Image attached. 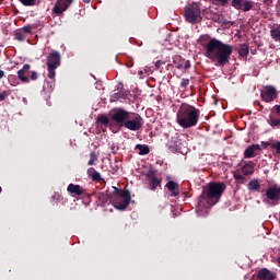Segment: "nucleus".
Masks as SVG:
<instances>
[{"label":"nucleus","mask_w":280,"mask_h":280,"mask_svg":"<svg viewBox=\"0 0 280 280\" xmlns=\"http://www.w3.org/2000/svg\"><path fill=\"white\" fill-rule=\"evenodd\" d=\"M203 49L206 58L214 62L215 67L229 65V60H231V55L233 54V46L215 38L208 39L203 44Z\"/></svg>","instance_id":"1"},{"label":"nucleus","mask_w":280,"mask_h":280,"mask_svg":"<svg viewBox=\"0 0 280 280\" xmlns=\"http://www.w3.org/2000/svg\"><path fill=\"white\" fill-rule=\"evenodd\" d=\"M113 121L120 126V128H127L132 132H137L143 128V118L141 115L126 109H116L112 115Z\"/></svg>","instance_id":"2"},{"label":"nucleus","mask_w":280,"mask_h":280,"mask_svg":"<svg viewBox=\"0 0 280 280\" xmlns=\"http://www.w3.org/2000/svg\"><path fill=\"white\" fill-rule=\"evenodd\" d=\"M224 189H226V185L224 183H209L203 187L197 211H200L201 207L207 208L218 205L220 198H222V194H224Z\"/></svg>","instance_id":"3"},{"label":"nucleus","mask_w":280,"mask_h":280,"mask_svg":"<svg viewBox=\"0 0 280 280\" xmlns=\"http://www.w3.org/2000/svg\"><path fill=\"white\" fill-rule=\"evenodd\" d=\"M199 113L196 107L183 104L177 112V124L182 128H194L198 124Z\"/></svg>","instance_id":"4"},{"label":"nucleus","mask_w":280,"mask_h":280,"mask_svg":"<svg viewBox=\"0 0 280 280\" xmlns=\"http://www.w3.org/2000/svg\"><path fill=\"white\" fill-rule=\"evenodd\" d=\"M184 16L188 23H200V21H202L200 7L196 3L189 4L185 8Z\"/></svg>","instance_id":"5"},{"label":"nucleus","mask_w":280,"mask_h":280,"mask_svg":"<svg viewBox=\"0 0 280 280\" xmlns=\"http://www.w3.org/2000/svg\"><path fill=\"white\" fill-rule=\"evenodd\" d=\"M60 65V52L52 51L49 54L47 58V69H48V78L54 80L56 78V69Z\"/></svg>","instance_id":"6"},{"label":"nucleus","mask_w":280,"mask_h":280,"mask_svg":"<svg viewBox=\"0 0 280 280\" xmlns=\"http://www.w3.org/2000/svg\"><path fill=\"white\" fill-rule=\"evenodd\" d=\"M115 209L124 210L130 205V195L125 190H119L113 199Z\"/></svg>","instance_id":"7"},{"label":"nucleus","mask_w":280,"mask_h":280,"mask_svg":"<svg viewBox=\"0 0 280 280\" xmlns=\"http://www.w3.org/2000/svg\"><path fill=\"white\" fill-rule=\"evenodd\" d=\"M265 197L271 202L280 201V186L277 184L270 185L265 192Z\"/></svg>","instance_id":"8"},{"label":"nucleus","mask_w":280,"mask_h":280,"mask_svg":"<svg viewBox=\"0 0 280 280\" xmlns=\"http://www.w3.org/2000/svg\"><path fill=\"white\" fill-rule=\"evenodd\" d=\"M261 98L264 102H275L277 100V89L272 85H266L261 90Z\"/></svg>","instance_id":"9"},{"label":"nucleus","mask_w":280,"mask_h":280,"mask_svg":"<svg viewBox=\"0 0 280 280\" xmlns=\"http://www.w3.org/2000/svg\"><path fill=\"white\" fill-rule=\"evenodd\" d=\"M73 3V0H57L56 4L54 5L52 12L55 14H62Z\"/></svg>","instance_id":"10"},{"label":"nucleus","mask_w":280,"mask_h":280,"mask_svg":"<svg viewBox=\"0 0 280 280\" xmlns=\"http://www.w3.org/2000/svg\"><path fill=\"white\" fill-rule=\"evenodd\" d=\"M147 178L149 180V189H151V191H154L156 187H161V178L156 177V174L152 171L147 173Z\"/></svg>","instance_id":"11"},{"label":"nucleus","mask_w":280,"mask_h":280,"mask_svg":"<svg viewBox=\"0 0 280 280\" xmlns=\"http://www.w3.org/2000/svg\"><path fill=\"white\" fill-rule=\"evenodd\" d=\"M31 68L32 67L28 63H26L23 66V68L21 70L18 71V78L24 84H27V82H30V78H27V74L30 73Z\"/></svg>","instance_id":"12"},{"label":"nucleus","mask_w":280,"mask_h":280,"mask_svg":"<svg viewBox=\"0 0 280 280\" xmlns=\"http://www.w3.org/2000/svg\"><path fill=\"white\" fill-rule=\"evenodd\" d=\"M166 189L167 191H170L171 196L173 198H176V196H179L180 195V188L178 186V183L174 182V180H170L167 184H166Z\"/></svg>","instance_id":"13"},{"label":"nucleus","mask_w":280,"mask_h":280,"mask_svg":"<svg viewBox=\"0 0 280 280\" xmlns=\"http://www.w3.org/2000/svg\"><path fill=\"white\" fill-rule=\"evenodd\" d=\"M258 280H275L277 276L268 269H261L258 275Z\"/></svg>","instance_id":"14"},{"label":"nucleus","mask_w":280,"mask_h":280,"mask_svg":"<svg viewBox=\"0 0 280 280\" xmlns=\"http://www.w3.org/2000/svg\"><path fill=\"white\" fill-rule=\"evenodd\" d=\"M257 150H261V147L259 144H253L252 147L247 148L244 152V158L245 159H254L255 152Z\"/></svg>","instance_id":"15"},{"label":"nucleus","mask_w":280,"mask_h":280,"mask_svg":"<svg viewBox=\"0 0 280 280\" xmlns=\"http://www.w3.org/2000/svg\"><path fill=\"white\" fill-rule=\"evenodd\" d=\"M69 194H73L74 196H82L84 194V189L80 187V185L69 184L68 186Z\"/></svg>","instance_id":"16"},{"label":"nucleus","mask_w":280,"mask_h":280,"mask_svg":"<svg viewBox=\"0 0 280 280\" xmlns=\"http://www.w3.org/2000/svg\"><path fill=\"white\" fill-rule=\"evenodd\" d=\"M270 35L273 40L280 43V24H273L270 30Z\"/></svg>","instance_id":"17"},{"label":"nucleus","mask_w":280,"mask_h":280,"mask_svg":"<svg viewBox=\"0 0 280 280\" xmlns=\"http://www.w3.org/2000/svg\"><path fill=\"white\" fill-rule=\"evenodd\" d=\"M242 174H244V176H249V174H255V163L249 162L245 164L242 167Z\"/></svg>","instance_id":"18"},{"label":"nucleus","mask_w":280,"mask_h":280,"mask_svg":"<svg viewBox=\"0 0 280 280\" xmlns=\"http://www.w3.org/2000/svg\"><path fill=\"white\" fill-rule=\"evenodd\" d=\"M136 150L139 151V154L141 156H143L145 154H150V148H148V145H145V144H137Z\"/></svg>","instance_id":"19"},{"label":"nucleus","mask_w":280,"mask_h":280,"mask_svg":"<svg viewBox=\"0 0 280 280\" xmlns=\"http://www.w3.org/2000/svg\"><path fill=\"white\" fill-rule=\"evenodd\" d=\"M259 187H261V184H259L257 179H253L248 183L249 191H259Z\"/></svg>","instance_id":"20"},{"label":"nucleus","mask_w":280,"mask_h":280,"mask_svg":"<svg viewBox=\"0 0 280 280\" xmlns=\"http://www.w3.org/2000/svg\"><path fill=\"white\" fill-rule=\"evenodd\" d=\"M240 10H243V12H250V10H253V1L244 0Z\"/></svg>","instance_id":"21"},{"label":"nucleus","mask_w":280,"mask_h":280,"mask_svg":"<svg viewBox=\"0 0 280 280\" xmlns=\"http://www.w3.org/2000/svg\"><path fill=\"white\" fill-rule=\"evenodd\" d=\"M89 174L91 175L92 180H101V178H102V175L93 168L89 170Z\"/></svg>","instance_id":"22"},{"label":"nucleus","mask_w":280,"mask_h":280,"mask_svg":"<svg viewBox=\"0 0 280 280\" xmlns=\"http://www.w3.org/2000/svg\"><path fill=\"white\" fill-rule=\"evenodd\" d=\"M238 54L240 56H242L243 58L248 56V46L247 45H242L238 49Z\"/></svg>","instance_id":"23"},{"label":"nucleus","mask_w":280,"mask_h":280,"mask_svg":"<svg viewBox=\"0 0 280 280\" xmlns=\"http://www.w3.org/2000/svg\"><path fill=\"white\" fill-rule=\"evenodd\" d=\"M243 3L244 0H232V7L235 8V10H241Z\"/></svg>","instance_id":"24"},{"label":"nucleus","mask_w":280,"mask_h":280,"mask_svg":"<svg viewBox=\"0 0 280 280\" xmlns=\"http://www.w3.org/2000/svg\"><path fill=\"white\" fill-rule=\"evenodd\" d=\"M268 124L272 127L280 126V118H275L273 116H270Z\"/></svg>","instance_id":"25"},{"label":"nucleus","mask_w":280,"mask_h":280,"mask_svg":"<svg viewBox=\"0 0 280 280\" xmlns=\"http://www.w3.org/2000/svg\"><path fill=\"white\" fill-rule=\"evenodd\" d=\"M20 2L22 3V5H36V3L38 2V0H20Z\"/></svg>","instance_id":"26"},{"label":"nucleus","mask_w":280,"mask_h":280,"mask_svg":"<svg viewBox=\"0 0 280 280\" xmlns=\"http://www.w3.org/2000/svg\"><path fill=\"white\" fill-rule=\"evenodd\" d=\"M95 161H97V154H95V152H91L88 165H95Z\"/></svg>","instance_id":"27"},{"label":"nucleus","mask_w":280,"mask_h":280,"mask_svg":"<svg viewBox=\"0 0 280 280\" xmlns=\"http://www.w3.org/2000/svg\"><path fill=\"white\" fill-rule=\"evenodd\" d=\"M15 38H16V40H25V33L23 32V31H18L16 33H15Z\"/></svg>","instance_id":"28"},{"label":"nucleus","mask_w":280,"mask_h":280,"mask_svg":"<svg viewBox=\"0 0 280 280\" xmlns=\"http://www.w3.org/2000/svg\"><path fill=\"white\" fill-rule=\"evenodd\" d=\"M20 31L23 32L24 34H32V26L26 25Z\"/></svg>","instance_id":"29"},{"label":"nucleus","mask_w":280,"mask_h":280,"mask_svg":"<svg viewBox=\"0 0 280 280\" xmlns=\"http://www.w3.org/2000/svg\"><path fill=\"white\" fill-rule=\"evenodd\" d=\"M180 86L182 89H186V86H189V79H182Z\"/></svg>","instance_id":"30"},{"label":"nucleus","mask_w":280,"mask_h":280,"mask_svg":"<svg viewBox=\"0 0 280 280\" xmlns=\"http://www.w3.org/2000/svg\"><path fill=\"white\" fill-rule=\"evenodd\" d=\"M98 121H100L101 124H104V126H106V125H108V117H106V116H101V117H98Z\"/></svg>","instance_id":"31"},{"label":"nucleus","mask_w":280,"mask_h":280,"mask_svg":"<svg viewBox=\"0 0 280 280\" xmlns=\"http://www.w3.org/2000/svg\"><path fill=\"white\" fill-rule=\"evenodd\" d=\"M276 150L277 154H280V142H276L271 145Z\"/></svg>","instance_id":"32"},{"label":"nucleus","mask_w":280,"mask_h":280,"mask_svg":"<svg viewBox=\"0 0 280 280\" xmlns=\"http://www.w3.org/2000/svg\"><path fill=\"white\" fill-rule=\"evenodd\" d=\"M31 80L33 81L38 80V73L36 71L31 72Z\"/></svg>","instance_id":"33"},{"label":"nucleus","mask_w":280,"mask_h":280,"mask_svg":"<svg viewBox=\"0 0 280 280\" xmlns=\"http://www.w3.org/2000/svg\"><path fill=\"white\" fill-rule=\"evenodd\" d=\"M272 110L276 112V115H277L278 117H280V105L273 106Z\"/></svg>","instance_id":"34"},{"label":"nucleus","mask_w":280,"mask_h":280,"mask_svg":"<svg viewBox=\"0 0 280 280\" xmlns=\"http://www.w3.org/2000/svg\"><path fill=\"white\" fill-rule=\"evenodd\" d=\"M214 1H218V3H222V5L229 3V0H214Z\"/></svg>","instance_id":"35"},{"label":"nucleus","mask_w":280,"mask_h":280,"mask_svg":"<svg viewBox=\"0 0 280 280\" xmlns=\"http://www.w3.org/2000/svg\"><path fill=\"white\" fill-rule=\"evenodd\" d=\"M261 144L264 145V148H268V145H270V142H261Z\"/></svg>","instance_id":"36"},{"label":"nucleus","mask_w":280,"mask_h":280,"mask_svg":"<svg viewBox=\"0 0 280 280\" xmlns=\"http://www.w3.org/2000/svg\"><path fill=\"white\" fill-rule=\"evenodd\" d=\"M189 67H191V65L189 63V61H186L185 69H189Z\"/></svg>","instance_id":"37"},{"label":"nucleus","mask_w":280,"mask_h":280,"mask_svg":"<svg viewBox=\"0 0 280 280\" xmlns=\"http://www.w3.org/2000/svg\"><path fill=\"white\" fill-rule=\"evenodd\" d=\"M3 75H5V72H3V70H0V80L1 78H3Z\"/></svg>","instance_id":"38"},{"label":"nucleus","mask_w":280,"mask_h":280,"mask_svg":"<svg viewBox=\"0 0 280 280\" xmlns=\"http://www.w3.org/2000/svg\"><path fill=\"white\" fill-rule=\"evenodd\" d=\"M110 102H117V96H112Z\"/></svg>","instance_id":"39"},{"label":"nucleus","mask_w":280,"mask_h":280,"mask_svg":"<svg viewBox=\"0 0 280 280\" xmlns=\"http://www.w3.org/2000/svg\"><path fill=\"white\" fill-rule=\"evenodd\" d=\"M84 3H91V0H83Z\"/></svg>","instance_id":"40"},{"label":"nucleus","mask_w":280,"mask_h":280,"mask_svg":"<svg viewBox=\"0 0 280 280\" xmlns=\"http://www.w3.org/2000/svg\"><path fill=\"white\" fill-rule=\"evenodd\" d=\"M0 100L3 101L5 100V97L3 95H0Z\"/></svg>","instance_id":"41"},{"label":"nucleus","mask_w":280,"mask_h":280,"mask_svg":"<svg viewBox=\"0 0 280 280\" xmlns=\"http://www.w3.org/2000/svg\"><path fill=\"white\" fill-rule=\"evenodd\" d=\"M139 75H143V71H139Z\"/></svg>","instance_id":"42"},{"label":"nucleus","mask_w":280,"mask_h":280,"mask_svg":"<svg viewBox=\"0 0 280 280\" xmlns=\"http://www.w3.org/2000/svg\"><path fill=\"white\" fill-rule=\"evenodd\" d=\"M235 178H242V176L241 175H236Z\"/></svg>","instance_id":"43"},{"label":"nucleus","mask_w":280,"mask_h":280,"mask_svg":"<svg viewBox=\"0 0 280 280\" xmlns=\"http://www.w3.org/2000/svg\"><path fill=\"white\" fill-rule=\"evenodd\" d=\"M265 1V3H268V1L270 2V1H272V0H264Z\"/></svg>","instance_id":"44"},{"label":"nucleus","mask_w":280,"mask_h":280,"mask_svg":"<svg viewBox=\"0 0 280 280\" xmlns=\"http://www.w3.org/2000/svg\"><path fill=\"white\" fill-rule=\"evenodd\" d=\"M278 264L280 265V257L278 258Z\"/></svg>","instance_id":"45"},{"label":"nucleus","mask_w":280,"mask_h":280,"mask_svg":"<svg viewBox=\"0 0 280 280\" xmlns=\"http://www.w3.org/2000/svg\"><path fill=\"white\" fill-rule=\"evenodd\" d=\"M1 191H2V189H1V187H0V194H1Z\"/></svg>","instance_id":"46"}]
</instances>
